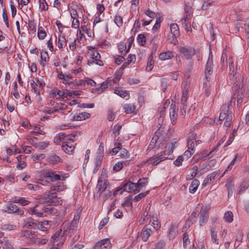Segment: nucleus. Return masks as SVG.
Here are the masks:
<instances>
[{"label":"nucleus","mask_w":249,"mask_h":249,"mask_svg":"<svg viewBox=\"0 0 249 249\" xmlns=\"http://www.w3.org/2000/svg\"><path fill=\"white\" fill-rule=\"evenodd\" d=\"M176 143V142H175L167 144L166 145L165 150L158 153L148 158L144 161V163H148L153 166H155L158 165L160 162L167 159V157H164V156L169 155L173 152Z\"/></svg>","instance_id":"nucleus-1"},{"label":"nucleus","mask_w":249,"mask_h":249,"mask_svg":"<svg viewBox=\"0 0 249 249\" xmlns=\"http://www.w3.org/2000/svg\"><path fill=\"white\" fill-rule=\"evenodd\" d=\"M231 105L230 103L223 105L221 108L219 114V121L225 120L224 126L227 127L231 126L232 118L234 116Z\"/></svg>","instance_id":"nucleus-2"},{"label":"nucleus","mask_w":249,"mask_h":249,"mask_svg":"<svg viewBox=\"0 0 249 249\" xmlns=\"http://www.w3.org/2000/svg\"><path fill=\"white\" fill-rule=\"evenodd\" d=\"M50 191L48 194H44L39 201L40 203H48L50 205H62V200H58L56 192Z\"/></svg>","instance_id":"nucleus-3"},{"label":"nucleus","mask_w":249,"mask_h":249,"mask_svg":"<svg viewBox=\"0 0 249 249\" xmlns=\"http://www.w3.org/2000/svg\"><path fill=\"white\" fill-rule=\"evenodd\" d=\"M229 68H230V72L229 75V82H230L231 84L233 85V86H235L236 84H238V74L236 71V70L235 71L234 67V63L232 61V57L229 58Z\"/></svg>","instance_id":"nucleus-4"},{"label":"nucleus","mask_w":249,"mask_h":249,"mask_svg":"<svg viewBox=\"0 0 249 249\" xmlns=\"http://www.w3.org/2000/svg\"><path fill=\"white\" fill-rule=\"evenodd\" d=\"M66 239V236L62 233V230L60 229L51 237L50 242L53 245L61 246L65 242Z\"/></svg>","instance_id":"nucleus-5"},{"label":"nucleus","mask_w":249,"mask_h":249,"mask_svg":"<svg viewBox=\"0 0 249 249\" xmlns=\"http://www.w3.org/2000/svg\"><path fill=\"white\" fill-rule=\"evenodd\" d=\"M53 212V209L52 207L44 206L40 209L38 208L37 205H36L34 207L30 208L29 210V213L30 214H35L37 217L42 216L43 213H52Z\"/></svg>","instance_id":"nucleus-6"},{"label":"nucleus","mask_w":249,"mask_h":249,"mask_svg":"<svg viewBox=\"0 0 249 249\" xmlns=\"http://www.w3.org/2000/svg\"><path fill=\"white\" fill-rule=\"evenodd\" d=\"M232 88L233 92H234L233 96H235V98H237V106L239 107L241 105L243 102V98L244 95L245 88L243 86L240 87L238 84H236L235 86H233Z\"/></svg>","instance_id":"nucleus-7"},{"label":"nucleus","mask_w":249,"mask_h":249,"mask_svg":"<svg viewBox=\"0 0 249 249\" xmlns=\"http://www.w3.org/2000/svg\"><path fill=\"white\" fill-rule=\"evenodd\" d=\"M42 175L44 178H48L51 181H55L57 180H64L65 179V177L61 176L56 174L55 172L52 170H44Z\"/></svg>","instance_id":"nucleus-8"},{"label":"nucleus","mask_w":249,"mask_h":249,"mask_svg":"<svg viewBox=\"0 0 249 249\" xmlns=\"http://www.w3.org/2000/svg\"><path fill=\"white\" fill-rule=\"evenodd\" d=\"M81 212L77 211L74 215V217L70 226L68 234L70 236L74 234L77 231Z\"/></svg>","instance_id":"nucleus-9"},{"label":"nucleus","mask_w":249,"mask_h":249,"mask_svg":"<svg viewBox=\"0 0 249 249\" xmlns=\"http://www.w3.org/2000/svg\"><path fill=\"white\" fill-rule=\"evenodd\" d=\"M178 232V224L176 222H172L168 227L167 236L169 240L175 238Z\"/></svg>","instance_id":"nucleus-10"},{"label":"nucleus","mask_w":249,"mask_h":249,"mask_svg":"<svg viewBox=\"0 0 249 249\" xmlns=\"http://www.w3.org/2000/svg\"><path fill=\"white\" fill-rule=\"evenodd\" d=\"M96 187L98 191L103 192L109 189L110 187L108 180L101 176L98 179Z\"/></svg>","instance_id":"nucleus-11"},{"label":"nucleus","mask_w":249,"mask_h":249,"mask_svg":"<svg viewBox=\"0 0 249 249\" xmlns=\"http://www.w3.org/2000/svg\"><path fill=\"white\" fill-rule=\"evenodd\" d=\"M5 211L8 213H15L19 215H22L24 214V211L22 209H19L16 205L12 203L6 205Z\"/></svg>","instance_id":"nucleus-12"},{"label":"nucleus","mask_w":249,"mask_h":249,"mask_svg":"<svg viewBox=\"0 0 249 249\" xmlns=\"http://www.w3.org/2000/svg\"><path fill=\"white\" fill-rule=\"evenodd\" d=\"M170 28L171 34L172 35L170 42L175 44L177 37L180 36L178 26L177 23H172L170 25Z\"/></svg>","instance_id":"nucleus-13"},{"label":"nucleus","mask_w":249,"mask_h":249,"mask_svg":"<svg viewBox=\"0 0 249 249\" xmlns=\"http://www.w3.org/2000/svg\"><path fill=\"white\" fill-rule=\"evenodd\" d=\"M72 135L66 136L64 133H60L57 134L53 139V142L56 144H59L61 142H64L68 141L74 142V140L71 138Z\"/></svg>","instance_id":"nucleus-14"},{"label":"nucleus","mask_w":249,"mask_h":249,"mask_svg":"<svg viewBox=\"0 0 249 249\" xmlns=\"http://www.w3.org/2000/svg\"><path fill=\"white\" fill-rule=\"evenodd\" d=\"M93 249H111V245L109 239H104L98 242L94 246Z\"/></svg>","instance_id":"nucleus-15"},{"label":"nucleus","mask_w":249,"mask_h":249,"mask_svg":"<svg viewBox=\"0 0 249 249\" xmlns=\"http://www.w3.org/2000/svg\"><path fill=\"white\" fill-rule=\"evenodd\" d=\"M153 231L151 228V226L149 225H145L142 229L141 232V236L142 240L144 242H146L150 236H151Z\"/></svg>","instance_id":"nucleus-16"},{"label":"nucleus","mask_w":249,"mask_h":249,"mask_svg":"<svg viewBox=\"0 0 249 249\" xmlns=\"http://www.w3.org/2000/svg\"><path fill=\"white\" fill-rule=\"evenodd\" d=\"M213 62L212 58H209L207 61V62L206 65L205 69V78L207 81L209 82L210 80V76L213 73Z\"/></svg>","instance_id":"nucleus-17"},{"label":"nucleus","mask_w":249,"mask_h":249,"mask_svg":"<svg viewBox=\"0 0 249 249\" xmlns=\"http://www.w3.org/2000/svg\"><path fill=\"white\" fill-rule=\"evenodd\" d=\"M122 189L124 192H133L134 191L138 192V186L136 184L131 181H128L124 183Z\"/></svg>","instance_id":"nucleus-18"},{"label":"nucleus","mask_w":249,"mask_h":249,"mask_svg":"<svg viewBox=\"0 0 249 249\" xmlns=\"http://www.w3.org/2000/svg\"><path fill=\"white\" fill-rule=\"evenodd\" d=\"M178 111V108L175 104L172 103L170 106L169 114L171 123L173 124H175L176 123Z\"/></svg>","instance_id":"nucleus-19"},{"label":"nucleus","mask_w":249,"mask_h":249,"mask_svg":"<svg viewBox=\"0 0 249 249\" xmlns=\"http://www.w3.org/2000/svg\"><path fill=\"white\" fill-rule=\"evenodd\" d=\"M71 141L63 142L62 146V150L67 154H71L75 149V146L71 143Z\"/></svg>","instance_id":"nucleus-20"},{"label":"nucleus","mask_w":249,"mask_h":249,"mask_svg":"<svg viewBox=\"0 0 249 249\" xmlns=\"http://www.w3.org/2000/svg\"><path fill=\"white\" fill-rule=\"evenodd\" d=\"M219 174V171L217 170L211 173L205 178L202 183L203 186H206L208 184L211 183L214 179L215 177Z\"/></svg>","instance_id":"nucleus-21"},{"label":"nucleus","mask_w":249,"mask_h":249,"mask_svg":"<svg viewBox=\"0 0 249 249\" xmlns=\"http://www.w3.org/2000/svg\"><path fill=\"white\" fill-rule=\"evenodd\" d=\"M174 57V53L172 51L168 50L160 53L159 55V57L161 61H165L170 59Z\"/></svg>","instance_id":"nucleus-22"},{"label":"nucleus","mask_w":249,"mask_h":249,"mask_svg":"<svg viewBox=\"0 0 249 249\" xmlns=\"http://www.w3.org/2000/svg\"><path fill=\"white\" fill-rule=\"evenodd\" d=\"M91 58L95 60L96 64L99 66H103V62L100 60L101 56L99 52L95 50L91 51L90 54Z\"/></svg>","instance_id":"nucleus-23"},{"label":"nucleus","mask_w":249,"mask_h":249,"mask_svg":"<svg viewBox=\"0 0 249 249\" xmlns=\"http://www.w3.org/2000/svg\"><path fill=\"white\" fill-rule=\"evenodd\" d=\"M91 115L86 112H82L79 113L78 115H75L73 117V120L76 121H80L89 119Z\"/></svg>","instance_id":"nucleus-24"},{"label":"nucleus","mask_w":249,"mask_h":249,"mask_svg":"<svg viewBox=\"0 0 249 249\" xmlns=\"http://www.w3.org/2000/svg\"><path fill=\"white\" fill-rule=\"evenodd\" d=\"M180 52L185 56L187 59H189L194 54L191 48L183 47L180 49Z\"/></svg>","instance_id":"nucleus-25"},{"label":"nucleus","mask_w":249,"mask_h":249,"mask_svg":"<svg viewBox=\"0 0 249 249\" xmlns=\"http://www.w3.org/2000/svg\"><path fill=\"white\" fill-rule=\"evenodd\" d=\"M211 239L213 243L216 245L219 244L218 240L217 238V234L218 232V229L216 226L212 227L210 229Z\"/></svg>","instance_id":"nucleus-26"},{"label":"nucleus","mask_w":249,"mask_h":249,"mask_svg":"<svg viewBox=\"0 0 249 249\" xmlns=\"http://www.w3.org/2000/svg\"><path fill=\"white\" fill-rule=\"evenodd\" d=\"M111 80L109 81L108 78L106 81L103 82L99 88H97L95 89V92H97L98 93H101L103 92L106 89L111 86Z\"/></svg>","instance_id":"nucleus-27"},{"label":"nucleus","mask_w":249,"mask_h":249,"mask_svg":"<svg viewBox=\"0 0 249 249\" xmlns=\"http://www.w3.org/2000/svg\"><path fill=\"white\" fill-rule=\"evenodd\" d=\"M161 125L157 131L156 132L155 135L152 138L151 142L149 145V148H153L154 146L157 143L158 139H159V136L158 135L160 133L161 131H162V128L161 127Z\"/></svg>","instance_id":"nucleus-28"},{"label":"nucleus","mask_w":249,"mask_h":249,"mask_svg":"<svg viewBox=\"0 0 249 249\" xmlns=\"http://www.w3.org/2000/svg\"><path fill=\"white\" fill-rule=\"evenodd\" d=\"M21 236L30 239L33 243L36 236L35 232L30 231H24L21 232Z\"/></svg>","instance_id":"nucleus-29"},{"label":"nucleus","mask_w":249,"mask_h":249,"mask_svg":"<svg viewBox=\"0 0 249 249\" xmlns=\"http://www.w3.org/2000/svg\"><path fill=\"white\" fill-rule=\"evenodd\" d=\"M63 160L59 156H57L55 154H52L48 157V161L50 163L55 164L57 163L58 162H62Z\"/></svg>","instance_id":"nucleus-30"},{"label":"nucleus","mask_w":249,"mask_h":249,"mask_svg":"<svg viewBox=\"0 0 249 249\" xmlns=\"http://www.w3.org/2000/svg\"><path fill=\"white\" fill-rule=\"evenodd\" d=\"M49 58V55L46 51L42 50L41 52L40 65L44 67L46 65V59Z\"/></svg>","instance_id":"nucleus-31"},{"label":"nucleus","mask_w":249,"mask_h":249,"mask_svg":"<svg viewBox=\"0 0 249 249\" xmlns=\"http://www.w3.org/2000/svg\"><path fill=\"white\" fill-rule=\"evenodd\" d=\"M114 92L123 98H126L127 100L129 98V93L127 90H122L119 89H114Z\"/></svg>","instance_id":"nucleus-32"},{"label":"nucleus","mask_w":249,"mask_h":249,"mask_svg":"<svg viewBox=\"0 0 249 249\" xmlns=\"http://www.w3.org/2000/svg\"><path fill=\"white\" fill-rule=\"evenodd\" d=\"M66 187L62 182H57L55 185L51 187V191L58 192L65 190Z\"/></svg>","instance_id":"nucleus-33"},{"label":"nucleus","mask_w":249,"mask_h":249,"mask_svg":"<svg viewBox=\"0 0 249 249\" xmlns=\"http://www.w3.org/2000/svg\"><path fill=\"white\" fill-rule=\"evenodd\" d=\"M147 178H140L137 183H136V185L138 186V192H140L142 188L145 187L148 183Z\"/></svg>","instance_id":"nucleus-34"},{"label":"nucleus","mask_w":249,"mask_h":249,"mask_svg":"<svg viewBox=\"0 0 249 249\" xmlns=\"http://www.w3.org/2000/svg\"><path fill=\"white\" fill-rule=\"evenodd\" d=\"M199 184V181L198 179H194L190 187H189V191L191 193L194 194L196 192L198 186Z\"/></svg>","instance_id":"nucleus-35"},{"label":"nucleus","mask_w":249,"mask_h":249,"mask_svg":"<svg viewBox=\"0 0 249 249\" xmlns=\"http://www.w3.org/2000/svg\"><path fill=\"white\" fill-rule=\"evenodd\" d=\"M147 208L148 206L145 208V211L143 213L142 216L139 221L140 225L144 224L145 223L147 222L149 218L148 216V213L147 212Z\"/></svg>","instance_id":"nucleus-36"},{"label":"nucleus","mask_w":249,"mask_h":249,"mask_svg":"<svg viewBox=\"0 0 249 249\" xmlns=\"http://www.w3.org/2000/svg\"><path fill=\"white\" fill-rule=\"evenodd\" d=\"M67 45L66 39L64 36H59L58 41L56 43V45L59 49L63 48V47Z\"/></svg>","instance_id":"nucleus-37"},{"label":"nucleus","mask_w":249,"mask_h":249,"mask_svg":"<svg viewBox=\"0 0 249 249\" xmlns=\"http://www.w3.org/2000/svg\"><path fill=\"white\" fill-rule=\"evenodd\" d=\"M122 144L120 142H116L114 143V147L109 152L111 155H115L121 150Z\"/></svg>","instance_id":"nucleus-38"},{"label":"nucleus","mask_w":249,"mask_h":249,"mask_svg":"<svg viewBox=\"0 0 249 249\" xmlns=\"http://www.w3.org/2000/svg\"><path fill=\"white\" fill-rule=\"evenodd\" d=\"M37 226L36 222L33 219H28L24 221V227L28 229L35 228Z\"/></svg>","instance_id":"nucleus-39"},{"label":"nucleus","mask_w":249,"mask_h":249,"mask_svg":"<svg viewBox=\"0 0 249 249\" xmlns=\"http://www.w3.org/2000/svg\"><path fill=\"white\" fill-rule=\"evenodd\" d=\"M249 184L248 182H242L239 187L238 194L240 195L243 193L249 188Z\"/></svg>","instance_id":"nucleus-40"},{"label":"nucleus","mask_w":249,"mask_h":249,"mask_svg":"<svg viewBox=\"0 0 249 249\" xmlns=\"http://www.w3.org/2000/svg\"><path fill=\"white\" fill-rule=\"evenodd\" d=\"M49 145L48 142H35L34 146L36 148L40 150H43L45 149Z\"/></svg>","instance_id":"nucleus-41"},{"label":"nucleus","mask_w":249,"mask_h":249,"mask_svg":"<svg viewBox=\"0 0 249 249\" xmlns=\"http://www.w3.org/2000/svg\"><path fill=\"white\" fill-rule=\"evenodd\" d=\"M154 64V61L153 60V57L152 54H151L148 58V62L147 64L146 69L148 71H151L153 68V66Z\"/></svg>","instance_id":"nucleus-42"},{"label":"nucleus","mask_w":249,"mask_h":249,"mask_svg":"<svg viewBox=\"0 0 249 249\" xmlns=\"http://www.w3.org/2000/svg\"><path fill=\"white\" fill-rule=\"evenodd\" d=\"M119 52L121 55H125L129 51V48L126 49L125 44H121L118 45Z\"/></svg>","instance_id":"nucleus-43"},{"label":"nucleus","mask_w":249,"mask_h":249,"mask_svg":"<svg viewBox=\"0 0 249 249\" xmlns=\"http://www.w3.org/2000/svg\"><path fill=\"white\" fill-rule=\"evenodd\" d=\"M32 89L34 90V92L37 94H40V87L37 85V84L34 81V80H32L30 83Z\"/></svg>","instance_id":"nucleus-44"},{"label":"nucleus","mask_w":249,"mask_h":249,"mask_svg":"<svg viewBox=\"0 0 249 249\" xmlns=\"http://www.w3.org/2000/svg\"><path fill=\"white\" fill-rule=\"evenodd\" d=\"M224 218L225 220L229 223L233 221V213L231 211H227L224 214Z\"/></svg>","instance_id":"nucleus-45"},{"label":"nucleus","mask_w":249,"mask_h":249,"mask_svg":"<svg viewBox=\"0 0 249 249\" xmlns=\"http://www.w3.org/2000/svg\"><path fill=\"white\" fill-rule=\"evenodd\" d=\"M37 36L40 39H43L46 36V33L42 27H38Z\"/></svg>","instance_id":"nucleus-46"},{"label":"nucleus","mask_w":249,"mask_h":249,"mask_svg":"<svg viewBox=\"0 0 249 249\" xmlns=\"http://www.w3.org/2000/svg\"><path fill=\"white\" fill-rule=\"evenodd\" d=\"M123 108L126 113H131L135 109V107L130 104H125L123 106Z\"/></svg>","instance_id":"nucleus-47"},{"label":"nucleus","mask_w":249,"mask_h":249,"mask_svg":"<svg viewBox=\"0 0 249 249\" xmlns=\"http://www.w3.org/2000/svg\"><path fill=\"white\" fill-rule=\"evenodd\" d=\"M226 186L228 190V197H230V196H231L233 194L234 191L235 189L234 185L231 183H228L226 184Z\"/></svg>","instance_id":"nucleus-48"},{"label":"nucleus","mask_w":249,"mask_h":249,"mask_svg":"<svg viewBox=\"0 0 249 249\" xmlns=\"http://www.w3.org/2000/svg\"><path fill=\"white\" fill-rule=\"evenodd\" d=\"M114 22L118 27H121L123 24V19L122 16L116 15L114 18Z\"/></svg>","instance_id":"nucleus-49"},{"label":"nucleus","mask_w":249,"mask_h":249,"mask_svg":"<svg viewBox=\"0 0 249 249\" xmlns=\"http://www.w3.org/2000/svg\"><path fill=\"white\" fill-rule=\"evenodd\" d=\"M48 241V239L47 238H40L36 237L35 239L34 240L33 243L36 244L45 245L47 243Z\"/></svg>","instance_id":"nucleus-50"},{"label":"nucleus","mask_w":249,"mask_h":249,"mask_svg":"<svg viewBox=\"0 0 249 249\" xmlns=\"http://www.w3.org/2000/svg\"><path fill=\"white\" fill-rule=\"evenodd\" d=\"M15 102V101L14 99H11L10 100H9L7 104V107L8 110L12 112H13L15 109V107L13 105V104Z\"/></svg>","instance_id":"nucleus-51"},{"label":"nucleus","mask_w":249,"mask_h":249,"mask_svg":"<svg viewBox=\"0 0 249 249\" xmlns=\"http://www.w3.org/2000/svg\"><path fill=\"white\" fill-rule=\"evenodd\" d=\"M1 228L4 231H12L16 230L17 228V226L15 225L5 224L2 225Z\"/></svg>","instance_id":"nucleus-52"},{"label":"nucleus","mask_w":249,"mask_h":249,"mask_svg":"<svg viewBox=\"0 0 249 249\" xmlns=\"http://www.w3.org/2000/svg\"><path fill=\"white\" fill-rule=\"evenodd\" d=\"M39 8L41 10L47 11L48 9V5L46 0H39Z\"/></svg>","instance_id":"nucleus-53"},{"label":"nucleus","mask_w":249,"mask_h":249,"mask_svg":"<svg viewBox=\"0 0 249 249\" xmlns=\"http://www.w3.org/2000/svg\"><path fill=\"white\" fill-rule=\"evenodd\" d=\"M137 41L139 44L142 46H144L145 43V37L143 34H139L138 36Z\"/></svg>","instance_id":"nucleus-54"},{"label":"nucleus","mask_w":249,"mask_h":249,"mask_svg":"<svg viewBox=\"0 0 249 249\" xmlns=\"http://www.w3.org/2000/svg\"><path fill=\"white\" fill-rule=\"evenodd\" d=\"M14 202L19 203L22 206H25L29 204L30 201L26 200L25 198L22 197L20 199H15L13 200Z\"/></svg>","instance_id":"nucleus-55"},{"label":"nucleus","mask_w":249,"mask_h":249,"mask_svg":"<svg viewBox=\"0 0 249 249\" xmlns=\"http://www.w3.org/2000/svg\"><path fill=\"white\" fill-rule=\"evenodd\" d=\"M103 156L102 155H98L96 156L95 159V165L96 168H100L101 165L102 160H103Z\"/></svg>","instance_id":"nucleus-56"},{"label":"nucleus","mask_w":249,"mask_h":249,"mask_svg":"<svg viewBox=\"0 0 249 249\" xmlns=\"http://www.w3.org/2000/svg\"><path fill=\"white\" fill-rule=\"evenodd\" d=\"M149 193V191H147L143 193H141L139 194V195H137L135 196L133 200L137 202L141 200L142 198H143L144 196H146L147 194H148Z\"/></svg>","instance_id":"nucleus-57"},{"label":"nucleus","mask_w":249,"mask_h":249,"mask_svg":"<svg viewBox=\"0 0 249 249\" xmlns=\"http://www.w3.org/2000/svg\"><path fill=\"white\" fill-rule=\"evenodd\" d=\"M115 113L112 109L108 110L107 119L109 121H112L115 119Z\"/></svg>","instance_id":"nucleus-58"},{"label":"nucleus","mask_w":249,"mask_h":249,"mask_svg":"<svg viewBox=\"0 0 249 249\" xmlns=\"http://www.w3.org/2000/svg\"><path fill=\"white\" fill-rule=\"evenodd\" d=\"M213 4V1L208 0V1H205L203 3L202 9L203 10H208L210 7L212 6Z\"/></svg>","instance_id":"nucleus-59"},{"label":"nucleus","mask_w":249,"mask_h":249,"mask_svg":"<svg viewBox=\"0 0 249 249\" xmlns=\"http://www.w3.org/2000/svg\"><path fill=\"white\" fill-rule=\"evenodd\" d=\"M190 243L188 235L186 233H184L183 234V246L186 248L187 245Z\"/></svg>","instance_id":"nucleus-60"},{"label":"nucleus","mask_w":249,"mask_h":249,"mask_svg":"<svg viewBox=\"0 0 249 249\" xmlns=\"http://www.w3.org/2000/svg\"><path fill=\"white\" fill-rule=\"evenodd\" d=\"M144 14L150 18H154L157 15L153 11H151L150 9L144 10Z\"/></svg>","instance_id":"nucleus-61"},{"label":"nucleus","mask_w":249,"mask_h":249,"mask_svg":"<svg viewBox=\"0 0 249 249\" xmlns=\"http://www.w3.org/2000/svg\"><path fill=\"white\" fill-rule=\"evenodd\" d=\"M184 160L182 156H179L178 158L174 161V164L177 166H179L182 164V162Z\"/></svg>","instance_id":"nucleus-62"},{"label":"nucleus","mask_w":249,"mask_h":249,"mask_svg":"<svg viewBox=\"0 0 249 249\" xmlns=\"http://www.w3.org/2000/svg\"><path fill=\"white\" fill-rule=\"evenodd\" d=\"M122 77V73L120 71H116L114 74V77L112 81L114 83H117Z\"/></svg>","instance_id":"nucleus-63"},{"label":"nucleus","mask_w":249,"mask_h":249,"mask_svg":"<svg viewBox=\"0 0 249 249\" xmlns=\"http://www.w3.org/2000/svg\"><path fill=\"white\" fill-rule=\"evenodd\" d=\"M194 152L195 151H192L191 149H189L188 148V149L184 153L183 157L184 159L187 160L192 156V155L193 154V153H194Z\"/></svg>","instance_id":"nucleus-64"}]
</instances>
